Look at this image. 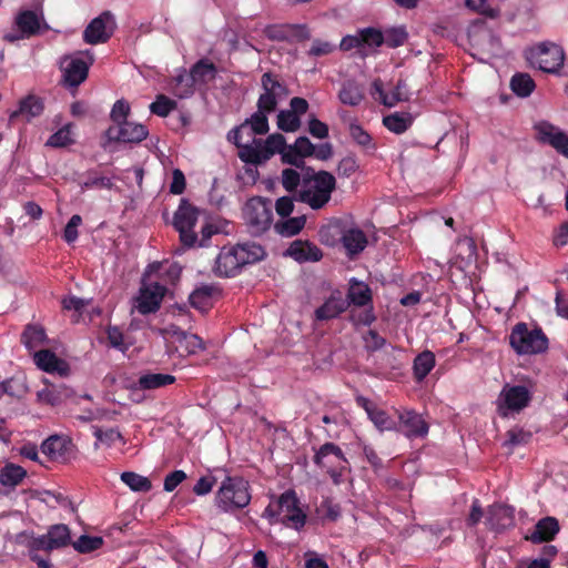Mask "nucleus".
<instances>
[{"label":"nucleus","instance_id":"f257e3e1","mask_svg":"<svg viewBox=\"0 0 568 568\" xmlns=\"http://www.w3.org/2000/svg\"><path fill=\"white\" fill-rule=\"evenodd\" d=\"M335 189V176L327 171H318L302 180L297 200L308 204L313 210H321L329 202Z\"/></svg>","mask_w":568,"mask_h":568},{"label":"nucleus","instance_id":"f03ea898","mask_svg":"<svg viewBox=\"0 0 568 568\" xmlns=\"http://www.w3.org/2000/svg\"><path fill=\"white\" fill-rule=\"evenodd\" d=\"M250 501V484L242 477H226L215 497L216 506L223 511L244 508Z\"/></svg>","mask_w":568,"mask_h":568},{"label":"nucleus","instance_id":"7ed1b4c3","mask_svg":"<svg viewBox=\"0 0 568 568\" xmlns=\"http://www.w3.org/2000/svg\"><path fill=\"white\" fill-rule=\"evenodd\" d=\"M42 29L45 31L49 27L41 16L33 10H20L14 16L11 27L2 31V40L14 44L39 34Z\"/></svg>","mask_w":568,"mask_h":568},{"label":"nucleus","instance_id":"20e7f679","mask_svg":"<svg viewBox=\"0 0 568 568\" xmlns=\"http://www.w3.org/2000/svg\"><path fill=\"white\" fill-rule=\"evenodd\" d=\"M285 145L286 140L281 133L271 134L265 140L254 138L251 145L244 146L239 152V158L244 163L258 165L270 160L274 154H281Z\"/></svg>","mask_w":568,"mask_h":568},{"label":"nucleus","instance_id":"39448f33","mask_svg":"<svg viewBox=\"0 0 568 568\" xmlns=\"http://www.w3.org/2000/svg\"><path fill=\"white\" fill-rule=\"evenodd\" d=\"M509 343L519 355L539 354L548 348V338L540 328L529 329L527 324L518 323L514 326Z\"/></svg>","mask_w":568,"mask_h":568},{"label":"nucleus","instance_id":"423d86ee","mask_svg":"<svg viewBox=\"0 0 568 568\" xmlns=\"http://www.w3.org/2000/svg\"><path fill=\"white\" fill-rule=\"evenodd\" d=\"M244 219L253 236L264 234L273 224L272 201L262 196L250 199L244 206Z\"/></svg>","mask_w":568,"mask_h":568},{"label":"nucleus","instance_id":"0eeeda50","mask_svg":"<svg viewBox=\"0 0 568 568\" xmlns=\"http://www.w3.org/2000/svg\"><path fill=\"white\" fill-rule=\"evenodd\" d=\"M313 462L318 467L325 469L336 485L343 481V474L348 468V460L342 448L334 443L322 445L315 452Z\"/></svg>","mask_w":568,"mask_h":568},{"label":"nucleus","instance_id":"6e6552de","mask_svg":"<svg viewBox=\"0 0 568 568\" xmlns=\"http://www.w3.org/2000/svg\"><path fill=\"white\" fill-rule=\"evenodd\" d=\"M199 219V210L182 199L178 210L174 213L173 226L179 232L181 244L184 247H193L197 241L194 232Z\"/></svg>","mask_w":568,"mask_h":568},{"label":"nucleus","instance_id":"1a4fd4ad","mask_svg":"<svg viewBox=\"0 0 568 568\" xmlns=\"http://www.w3.org/2000/svg\"><path fill=\"white\" fill-rule=\"evenodd\" d=\"M531 400V393L526 386L506 384L496 399L499 416L506 418L509 414L519 413Z\"/></svg>","mask_w":568,"mask_h":568},{"label":"nucleus","instance_id":"9d476101","mask_svg":"<svg viewBox=\"0 0 568 568\" xmlns=\"http://www.w3.org/2000/svg\"><path fill=\"white\" fill-rule=\"evenodd\" d=\"M530 63L547 73H556L564 64L565 54L556 43L544 42L531 50Z\"/></svg>","mask_w":568,"mask_h":568},{"label":"nucleus","instance_id":"9b49d317","mask_svg":"<svg viewBox=\"0 0 568 568\" xmlns=\"http://www.w3.org/2000/svg\"><path fill=\"white\" fill-rule=\"evenodd\" d=\"M115 28L114 16L110 11H103L85 27L83 41L92 45L105 43L112 37Z\"/></svg>","mask_w":568,"mask_h":568},{"label":"nucleus","instance_id":"f8f14e48","mask_svg":"<svg viewBox=\"0 0 568 568\" xmlns=\"http://www.w3.org/2000/svg\"><path fill=\"white\" fill-rule=\"evenodd\" d=\"M280 521L286 526L300 529L305 525L306 516L298 507L295 491L287 490L277 500Z\"/></svg>","mask_w":568,"mask_h":568},{"label":"nucleus","instance_id":"ddd939ff","mask_svg":"<svg viewBox=\"0 0 568 568\" xmlns=\"http://www.w3.org/2000/svg\"><path fill=\"white\" fill-rule=\"evenodd\" d=\"M263 93L258 97L257 108L275 111L278 100L287 94L285 85L271 72H265L261 78Z\"/></svg>","mask_w":568,"mask_h":568},{"label":"nucleus","instance_id":"4468645a","mask_svg":"<svg viewBox=\"0 0 568 568\" xmlns=\"http://www.w3.org/2000/svg\"><path fill=\"white\" fill-rule=\"evenodd\" d=\"M89 57V61H84L78 55H72L65 59V65L62 69L63 84L67 88L77 89L82 82H84L89 74L90 65L93 63L94 58L90 54V51L84 52Z\"/></svg>","mask_w":568,"mask_h":568},{"label":"nucleus","instance_id":"2eb2a0df","mask_svg":"<svg viewBox=\"0 0 568 568\" xmlns=\"http://www.w3.org/2000/svg\"><path fill=\"white\" fill-rule=\"evenodd\" d=\"M166 287L158 282L142 283L139 296L136 297V310L140 314L155 313L165 295Z\"/></svg>","mask_w":568,"mask_h":568},{"label":"nucleus","instance_id":"dca6fc26","mask_svg":"<svg viewBox=\"0 0 568 568\" xmlns=\"http://www.w3.org/2000/svg\"><path fill=\"white\" fill-rule=\"evenodd\" d=\"M538 140L549 144L558 153L568 158V135L554 124L541 121L535 125Z\"/></svg>","mask_w":568,"mask_h":568},{"label":"nucleus","instance_id":"f3484780","mask_svg":"<svg viewBox=\"0 0 568 568\" xmlns=\"http://www.w3.org/2000/svg\"><path fill=\"white\" fill-rule=\"evenodd\" d=\"M149 135L148 129L135 122H124L120 126H110L106 136L110 141L121 143H140Z\"/></svg>","mask_w":568,"mask_h":568},{"label":"nucleus","instance_id":"a211bd4d","mask_svg":"<svg viewBox=\"0 0 568 568\" xmlns=\"http://www.w3.org/2000/svg\"><path fill=\"white\" fill-rule=\"evenodd\" d=\"M243 267L236 247H223L215 260L214 272L221 277H232Z\"/></svg>","mask_w":568,"mask_h":568},{"label":"nucleus","instance_id":"6ab92c4d","mask_svg":"<svg viewBox=\"0 0 568 568\" xmlns=\"http://www.w3.org/2000/svg\"><path fill=\"white\" fill-rule=\"evenodd\" d=\"M487 526L495 531H503L515 525V510L513 507L494 504L489 506L486 517Z\"/></svg>","mask_w":568,"mask_h":568},{"label":"nucleus","instance_id":"aec40b11","mask_svg":"<svg viewBox=\"0 0 568 568\" xmlns=\"http://www.w3.org/2000/svg\"><path fill=\"white\" fill-rule=\"evenodd\" d=\"M398 419L397 429L395 430L404 434L408 438L423 437L428 433L427 423L419 414L413 410L400 413Z\"/></svg>","mask_w":568,"mask_h":568},{"label":"nucleus","instance_id":"412c9836","mask_svg":"<svg viewBox=\"0 0 568 568\" xmlns=\"http://www.w3.org/2000/svg\"><path fill=\"white\" fill-rule=\"evenodd\" d=\"M41 450L51 460H65L72 454L73 444L68 437L53 435L42 443Z\"/></svg>","mask_w":568,"mask_h":568},{"label":"nucleus","instance_id":"4be33fe9","mask_svg":"<svg viewBox=\"0 0 568 568\" xmlns=\"http://www.w3.org/2000/svg\"><path fill=\"white\" fill-rule=\"evenodd\" d=\"M285 255L294 258L298 263L317 262L323 257V253L317 245L301 240L292 242Z\"/></svg>","mask_w":568,"mask_h":568},{"label":"nucleus","instance_id":"5701e85b","mask_svg":"<svg viewBox=\"0 0 568 568\" xmlns=\"http://www.w3.org/2000/svg\"><path fill=\"white\" fill-rule=\"evenodd\" d=\"M373 89L378 93L381 102L386 106H394L397 102L408 101L410 92L405 80L399 79L394 90L390 93H386L383 89V82L376 79L373 82Z\"/></svg>","mask_w":568,"mask_h":568},{"label":"nucleus","instance_id":"b1692460","mask_svg":"<svg viewBox=\"0 0 568 568\" xmlns=\"http://www.w3.org/2000/svg\"><path fill=\"white\" fill-rule=\"evenodd\" d=\"M559 523L555 517H545L537 521L534 530L526 536L532 544L548 542L559 532Z\"/></svg>","mask_w":568,"mask_h":568},{"label":"nucleus","instance_id":"393cba45","mask_svg":"<svg viewBox=\"0 0 568 568\" xmlns=\"http://www.w3.org/2000/svg\"><path fill=\"white\" fill-rule=\"evenodd\" d=\"M348 303L343 298L342 293L336 291L315 311L316 321H328L337 317L346 311Z\"/></svg>","mask_w":568,"mask_h":568},{"label":"nucleus","instance_id":"a878e982","mask_svg":"<svg viewBox=\"0 0 568 568\" xmlns=\"http://www.w3.org/2000/svg\"><path fill=\"white\" fill-rule=\"evenodd\" d=\"M33 358L36 365L47 373L64 374L68 369L67 363L50 349H40L36 352Z\"/></svg>","mask_w":568,"mask_h":568},{"label":"nucleus","instance_id":"bb28decb","mask_svg":"<svg viewBox=\"0 0 568 568\" xmlns=\"http://www.w3.org/2000/svg\"><path fill=\"white\" fill-rule=\"evenodd\" d=\"M341 240L349 256L359 254L367 245L365 233L357 227L341 230Z\"/></svg>","mask_w":568,"mask_h":568},{"label":"nucleus","instance_id":"cd10ccee","mask_svg":"<svg viewBox=\"0 0 568 568\" xmlns=\"http://www.w3.org/2000/svg\"><path fill=\"white\" fill-rule=\"evenodd\" d=\"M194 85L190 71L184 68L179 69L169 83L171 92L180 99L191 97L194 93Z\"/></svg>","mask_w":568,"mask_h":568},{"label":"nucleus","instance_id":"c85d7f7f","mask_svg":"<svg viewBox=\"0 0 568 568\" xmlns=\"http://www.w3.org/2000/svg\"><path fill=\"white\" fill-rule=\"evenodd\" d=\"M294 32V36L300 40L308 39L310 31L304 26L297 27H284V26H270L265 28V36L271 40L284 41L287 40L291 33Z\"/></svg>","mask_w":568,"mask_h":568},{"label":"nucleus","instance_id":"c756f323","mask_svg":"<svg viewBox=\"0 0 568 568\" xmlns=\"http://www.w3.org/2000/svg\"><path fill=\"white\" fill-rule=\"evenodd\" d=\"M194 84H206L216 78L217 69L209 59H201L190 69Z\"/></svg>","mask_w":568,"mask_h":568},{"label":"nucleus","instance_id":"7c9ffc66","mask_svg":"<svg viewBox=\"0 0 568 568\" xmlns=\"http://www.w3.org/2000/svg\"><path fill=\"white\" fill-rule=\"evenodd\" d=\"M21 343L30 351L48 344L45 329L38 324H28L21 334Z\"/></svg>","mask_w":568,"mask_h":568},{"label":"nucleus","instance_id":"2f4dec72","mask_svg":"<svg viewBox=\"0 0 568 568\" xmlns=\"http://www.w3.org/2000/svg\"><path fill=\"white\" fill-rule=\"evenodd\" d=\"M237 250V254L240 255V260L242 261L243 266L247 264L257 263L265 258L266 251L265 248L254 242H245L239 243L235 245Z\"/></svg>","mask_w":568,"mask_h":568},{"label":"nucleus","instance_id":"473e14b6","mask_svg":"<svg viewBox=\"0 0 568 568\" xmlns=\"http://www.w3.org/2000/svg\"><path fill=\"white\" fill-rule=\"evenodd\" d=\"M306 216L300 215L294 217H284L274 223V230L284 237H291L298 234L305 226Z\"/></svg>","mask_w":568,"mask_h":568},{"label":"nucleus","instance_id":"72a5a7b5","mask_svg":"<svg viewBox=\"0 0 568 568\" xmlns=\"http://www.w3.org/2000/svg\"><path fill=\"white\" fill-rule=\"evenodd\" d=\"M348 304L365 306L372 303V291L368 285L353 278L347 293Z\"/></svg>","mask_w":568,"mask_h":568},{"label":"nucleus","instance_id":"f704fd0d","mask_svg":"<svg viewBox=\"0 0 568 568\" xmlns=\"http://www.w3.org/2000/svg\"><path fill=\"white\" fill-rule=\"evenodd\" d=\"M27 476V470L16 464L8 463L0 469V484L6 487L18 486Z\"/></svg>","mask_w":568,"mask_h":568},{"label":"nucleus","instance_id":"c9c22d12","mask_svg":"<svg viewBox=\"0 0 568 568\" xmlns=\"http://www.w3.org/2000/svg\"><path fill=\"white\" fill-rule=\"evenodd\" d=\"M435 355L430 351H424L418 354L413 363L414 377L416 381L422 382L434 368Z\"/></svg>","mask_w":568,"mask_h":568},{"label":"nucleus","instance_id":"e433bc0d","mask_svg":"<svg viewBox=\"0 0 568 568\" xmlns=\"http://www.w3.org/2000/svg\"><path fill=\"white\" fill-rule=\"evenodd\" d=\"M52 550L67 547L71 542L70 529L64 524H57L49 527L47 532Z\"/></svg>","mask_w":568,"mask_h":568},{"label":"nucleus","instance_id":"4c0bfd02","mask_svg":"<svg viewBox=\"0 0 568 568\" xmlns=\"http://www.w3.org/2000/svg\"><path fill=\"white\" fill-rule=\"evenodd\" d=\"M338 98L343 104L356 106L364 99L362 88L354 81H347L342 85Z\"/></svg>","mask_w":568,"mask_h":568},{"label":"nucleus","instance_id":"58836bf2","mask_svg":"<svg viewBox=\"0 0 568 568\" xmlns=\"http://www.w3.org/2000/svg\"><path fill=\"white\" fill-rule=\"evenodd\" d=\"M175 382V377L170 374L153 373L142 375L138 379V386L141 389H155Z\"/></svg>","mask_w":568,"mask_h":568},{"label":"nucleus","instance_id":"ea45409f","mask_svg":"<svg viewBox=\"0 0 568 568\" xmlns=\"http://www.w3.org/2000/svg\"><path fill=\"white\" fill-rule=\"evenodd\" d=\"M413 123V118L408 113H392L384 116L383 124L396 134L404 133Z\"/></svg>","mask_w":568,"mask_h":568},{"label":"nucleus","instance_id":"a19ab883","mask_svg":"<svg viewBox=\"0 0 568 568\" xmlns=\"http://www.w3.org/2000/svg\"><path fill=\"white\" fill-rule=\"evenodd\" d=\"M272 110L258 109L243 122V125H250L254 134H265L268 132V120L267 114L272 113Z\"/></svg>","mask_w":568,"mask_h":568},{"label":"nucleus","instance_id":"79ce46f5","mask_svg":"<svg viewBox=\"0 0 568 568\" xmlns=\"http://www.w3.org/2000/svg\"><path fill=\"white\" fill-rule=\"evenodd\" d=\"M510 88L518 97L526 98L532 93L535 82L529 74L517 73L511 78Z\"/></svg>","mask_w":568,"mask_h":568},{"label":"nucleus","instance_id":"37998d69","mask_svg":"<svg viewBox=\"0 0 568 568\" xmlns=\"http://www.w3.org/2000/svg\"><path fill=\"white\" fill-rule=\"evenodd\" d=\"M121 480L128 485L133 491L146 493L151 490L152 484L148 477L134 471H124L121 474Z\"/></svg>","mask_w":568,"mask_h":568},{"label":"nucleus","instance_id":"c03bdc74","mask_svg":"<svg viewBox=\"0 0 568 568\" xmlns=\"http://www.w3.org/2000/svg\"><path fill=\"white\" fill-rule=\"evenodd\" d=\"M44 105L41 98L29 95L20 102L18 113L26 115L28 120L39 116L43 112Z\"/></svg>","mask_w":568,"mask_h":568},{"label":"nucleus","instance_id":"a18cd8bd","mask_svg":"<svg viewBox=\"0 0 568 568\" xmlns=\"http://www.w3.org/2000/svg\"><path fill=\"white\" fill-rule=\"evenodd\" d=\"M214 290L215 288L212 285H203L196 288L190 295L191 305L197 310H207L211 305L210 301Z\"/></svg>","mask_w":568,"mask_h":568},{"label":"nucleus","instance_id":"49530a36","mask_svg":"<svg viewBox=\"0 0 568 568\" xmlns=\"http://www.w3.org/2000/svg\"><path fill=\"white\" fill-rule=\"evenodd\" d=\"M368 418L379 432L397 429V423L378 407L369 412Z\"/></svg>","mask_w":568,"mask_h":568},{"label":"nucleus","instance_id":"de8ad7c7","mask_svg":"<svg viewBox=\"0 0 568 568\" xmlns=\"http://www.w3.org/2000/svg\"><path fill=\"white\" fill-rule=\"evenodd\" d=\"M176 106H178V103L174 100L168 98L164 94H159L156 97L155 101L150 104V111L153 114L165 118L173 110H175Z\"/></svg>","mask_w":568,"mask_h":568},{"label":"nucleus","instance_id":"09e8293b","mask_svg":"<svg viewBox=\"0 0 568 568\" xmlns=\"http://www.w3.org/2000/svg\"><path fill=\"white\" fill-rule=\"evenodd\" d=\"M301 125L300 118L290 110H281L277 114V126L284 132H295Z\"/></svg>","mask_w":568,"mask_h":568},{"label":"nucleus","instance_id":"8fccbe9b","mask_svg":"<svg viewBox=\"0 0 568 568\" xmlns=\"http://www.w3.org/2000/svg\"><path fill=\"white\" fill-rule=\"evenodd\" d=\"M72 545L78 552L88 554L99 549L103 545V539L98 536L82 535Z\"/></svg>","mask_w":568,"mask_h":568},{"label":"nucleus","instance_id":"3c124183","mask_svg":"<svg viewBox=\"0 0 568 568\" xmlns=\"http://www.w3.org/2000/svg\"><path fill=\"white\" fill-rule=\"evenodd\" d=\"M384 43L389 48L403 45L407 40V32L404 27L390 28L383 32Z\"/></svg>","mask_w":568,"mask_h":568},{"label":"nucleus","instance_id":"603ef678","mask_svg":"<svg viewBox=\"0 0 568 568\" xmlns=\"http://www.w3.org/2000/svg\"><path fill=\"white\" fill-rule=\"evenodd\" d=\"M359 36L358 39L362 41V45L381 47L384 43L383 32L375 28L362 29Z\"/></svg>","mask_w":568,"mask_h":568},{"label":"nucleus","instance_id":"864d4df0","mask_svg":"<svg viewBox=\"0 0 568 568\" xmlns=\"http://www.w3.org/2000/svg\"><path fill=\"white\" fill-rule=\"evenodd\" d=\"M129 114L130 104L121 99L113 104L110 116L115 124L114 126H120L122 123L128 122Z\"/></svg>","mask_w":568,"mask_h":568},{"label":"nucleus","instance_id":"5fc2aeb1","mask_svg":"<svg viewBox=\"0 0 568 568\" xmlns=\"http://www.w3.org/2000/svg\"><path fill=\"white\" fill-rule=\"evenodd\" d=\"M93 434L97 437L98 442H100L106 446H111L116 440L123 439L122 434L116 428H108L104 430L98 426H94Z\"/></svg>","mask_w":568,"mask_h":568},{"label":"nucleus","instance_id":"6e6d98bb","mask_svg":"<svg viewBox=\"0 0 568 568\" xmlns=\"http://www.w3.org/2000/svg\"><path fill=\"white\" fill-rule=\"evenodd\" d=\"M506 442L505 445L509 447H515L518 445L527 444L531 438V433L526 432L523 428L514 427L506 433Z\"/></svg>","mask_w":568,"mask_h":568},{"label":"nucleus","instance_id":"4d7b16f0","mask_svg":"<svg viewBox=\"0 0 568 568\" xmlns=\"http://www.w3.org/2000/svg\"><path fill=\"white\" fill-rule=\"evenodd\" d=\"M72 142L71 132L68 126H63L53 133L47 141L45 145L53 148H63Z\"/></svg>","mask_w":568,"mask_h":568},{"label":"nucleus","instance_id":"13d9d810","mask_svg":"<svg viewBox=\"0 0 568 568\" xmlns=\"http://www.w3.org/2000/svg\"><path fill=\"white\" fill-rule=\"evenodd\" d=\"M181 343H183L187 354H195L204 349V344L201 337L195 334L181 333Z\"/></svg>","mask_w":568,"mask_h":568},{"label":"nucleus","instance_id":"bf43d9fd","mask_svg":"<svg viewBox=\"0 0 568 568\" xmlns=\"http://www.w3.org/2000/svg\"><path fill=\"white\" fill-rule=\"evenodd\" d=\"M301 184V175L294 169H284L282 171V185L287 192L296 191Z\"/></svg>","mask_w":568,"mask_h":568},{"label":"nucleus","instance_id":"052dcab7","mask_svg":"<svg viewBox=\"0 0 568 568\" xmlns=\"http://www.w3.org/2000/svg\"><path fill=\"white\" fill-rule=\"evenodd\" d=\"M351 138L361 146H369L372 144V136L356 122L349 124L348 128Z\"/></svg>","mask_w":568,"mask_h":568},{"label":"nucleus","instance_id":"680f3d73","mask_svg":"<svg viewBox=\"0 0 568 568\" xmlns=\"http://www.w3.org/2000/svg\"><path fill=\"white\" fill-rule=\"evenodd\" d=\"M338 234H341V224L338 222L331 223L320 230L321 240L327 245H334Z\"/></svg>","mask_w":568,"mask_h":568},{"label":"nucleus","instance_id":"e2e57ef3","mask_svg":"<svg viewBox=\"0 0 568 568\" xmlns=\"http://www.w3.org/2000/svg\"><path fill=\"white\" fill-rule=\"evenodd\" d=\"M108 341L113 348L125 352L128 346L124 344L122 332L116 326H109L106 329Z\"/></svg>","mask_w":568,"mask_h":568},{"label":"nucleus","instance_id":"0e129e2a","mask_svg":"<svg viewBox=\"0 0 568 568\" xmlns=\"http://www.w3.org/2000/svg\"><path fill=\"white\" fill-rule=\"evenodd\" d=\"M364 342L366 349L371 352L381 349L386 344V339L374 329L367 332L364 336Z\"/></svg>","mask_w":568,"mask_h":568},{"label":"nucleus","instance_id":"69168bd1","mask_svg":"<svg viewBox=\"0 0 568 568\" xmlns=\"http://www.w3.org/2000/svg\"><path fill=\"white\" fill-rule=\"evenodd\" d=\"M82 186L84 189H111L113 183L111 179L106 176H98L89 174Z\"/></svg>","mask_w":568,"mask_h":568},{"label":"nucleus","instance_id":"338daca9","mask_svg":"<svg viewBox=\"0 0 568 568\" xmlns=\"http://www.w3.org/2000/svg\"><path fill=\"white\" fill-rule=\"evenodd\" d=\"M293 146L295 148L297 154H300L303 159L312 156L315 152V145L307 136L297 138Z\"/></svg>","mask_w":568,"mask_h":568},{"label":"nucleus","instance_id":"774afa93","mask_svg":"<svg viewBox=\"0 0 568 568\" xmlns=\"http://www.w3.org/2000/svg\"><path fill=\"white\" fill-rule=\"evenodd\" d=\"M274 207L281 217H288L294 211V201L291 196H282L276 200Z\"/></svg>","mask_w":568,"mask_h":568}]
</instances>
